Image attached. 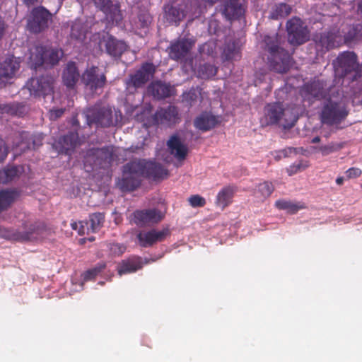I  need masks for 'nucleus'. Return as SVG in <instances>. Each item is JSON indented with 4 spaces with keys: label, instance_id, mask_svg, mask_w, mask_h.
Instances as JSON below:
<instances>
[{
    "label": "nucleus",
    "instance_id": "1",
    "mask_svg": "<svg viewBox=\"0 0 362 362\" xmlns=\"http://www.w3.org/2000/svg\"><path fill=\"white\" fill-rule=\"evenodd\" d=\"M262 43L269 69L279 74L287 73L291 66L292 57L284 47V37L278 33L265 35Z\"/></svg>",
    "mask_w": 362,
    "mask_h": 362
},
{
    "label": "nucleus",
    "instance_id": "2",
    "mask_svg": "<svg viewBox=\"0 0 362 362\" xmlns=\"http://www.w3.org/2000/svg\"><path fill=\"white\" fill-rule=\"evenodd\" d=\"M349 113V110L342 101L328 99L322 107L320 118L323 124L338 126L345 120Z\"/></svg>",
    "mask_w": 362,
    "mask_h": 362
},
{
    "label": "nucleus",
    "instance_id": "3",
    "mask_svg": "<svg viewBox=\"0 0 362 362\" xmlns=\"http://www.w3.org/2000/svg\"><path fill=\"white\" fill-rule=\"evenodd\" d=\"M63 55L64 52L62 49L37 46L35 51L31 53L30 59L35 69L41 66L48 69L57 65Z\"/></svg>",
    "mask_w": 362,
    "mask_h": 362
},
{
    "label": "nucleus",
    "instance_id": "4",
    "mask_svg": "<svg viewBox=\"0 0 362 362\" xmlns=\"http://www.w3.org/2000/svg\"><path fill=\"white\" fill-rule=\"evenodd\" d=\"M140 168L135 160L128 162L122 167V176L116 182L117 187L123 192H133L141 184Z\"/></svg>",
    "mask_w": 362,
    "mask_h": 362
},
{
    "label": "nucleus",
    "instance_id": "5",
    "mask_svg": "<svg viewBox=\"0 0 362 362\" xmlns=\"http://www.w3.org/2000/svg\"><path fill=\"white\" fill-rule=\"evenodd\" d=\"M113 160V153L109 146L90 149L84 158V168L90 171L95 168H106Z\"/></svg>",
    "mask_w": 362,
    "mask_h": 362
},
{
    "label": "nucleus",
    "instance_id": "6",
    "mask_svg": "<svg viewBox=\"0 0 362 362\" xmlns=\"http://www.w3.org/2000/svg\"><path fill=\"white\" fill-rule=\"evenodd\" d=\"M335 73L341 78L354 73L353 81L356 79L359 69L358 57L351 51H345L339 54L336 60L333 62Z\"/></svg>",
    "mask_w": 362,
    "mask_h": 362
},
{
    "label": "nucleus",
    "instance_id": "7",
    "mask_svg": "<svg viewBox=\"0 0 362 362\" xmlns=\"http://www.w3.org/2000/svg\"><path fill=\"white\" fill-rule=\"evenodd\" d=\"M288 41L293 46L301 45L310 40V30L298 17H293L286 24Z\"/></svg>",
    "mask_w": 362,
    "mask_h": 362
},
{
    "label": "nucleus",
    "instance_id": "8",
    "mask_svg": "<svg viewBox=\"0 0 362 362\" xmlns=\"http://www.w3.org/2000/svg\"><path fill=\"white\" fill-rule=\"evenodd\" d=\"M87 121L89 125L93 124L97 127H109L117 123L114 120L112 110L109 106L95 105L87 112Z\"/></svg>",
    "mask_w": 362,
    "mask_h": 362
},
{
    "label": "nucleus",
    "instance_id": "9",
    "mask_svg": "<svg viewBox=\"0 0 362 362\" xmlns=\"http://www.w3.org/2000/svg\"><path fill=\"white\" fill-rule=\"evenodd\" d=\"M156 70V66L151 62L142 64L140 69L134 74H130L129 78L126 80L125 84L127 88L130 89L133 88L137 89L142 88L153 77Z\"/></svg>",
    "mask_w": 362,
    "mask_h": 362
},
{
    "label": "nucleus",
    "instance_id": "10",
    "mask_svg": "<svg viewBox=\"0 0 362 362\" xmlns=\"http://www.w3.org/2000/svg\"><path fill=\"white\" fill-rule=\"evenodd\" d=\"M54 79L49 75L31 78L26 83V87L31 95L34 97H45L53 92Z\"/></svg>",
    "mask_w": 362,
    "mask_h": 362
},
{
    "label": "nucleus",
    "instance_id": "11",
    "mask_svg": "<svg viewBox=\"0 0 362 362\" xmlns=\"http://www.w3.org/2000/svg\"><path fill=\"white\" fill-rule=\"evenodd\" d=\"M81 81L91 91L95 92L105 87L107 78L104 72H100L98 66L92 65L87 67L82 74Z\"/></svg>",
    "mask_w": 362,
    "mask_h": 362
},
{
    "label": "nucleus",
    "instance_id": "12",
    "mask_svg": "<svg viewBox=\"0 0 362 362\" xmlns=\"http://www.w3.org/2000/svg\"><path fill=\"white\" fill-rule=\"evenodd\" d=\"M25 231L15 230L8 235V238L14 241L23 242L43 238L46 232V226L43 223L35 222L28 228L24 226Z\"/></svg>",
    "mask_w": 362,
    "mask_h": 362
},
{
    "label": "nucleus",
    "instance_id": "13",
    "mask_svg": "<svg viewBox=\"0 0 362 362\" xmlns=\"http://www.w3.org/2000/svg\"><path fill=\"white\" fill-rule=\"evenodd\" d=\"M52 18L51 13L43 6L34 8L31 11V18L28 20V30L33 33H39L48 28Z\"/></svg>",
    "mask_w": 362,
    "mask_h": 362
},
{
    "label": "nucleus",
    "instance_id": "14",
    "mask_svg": "<svg viewBox=\"0 0 362 362\" xmlns=\"http://www.w3.org/2000/svg\"><path fill=\"white\" fill-rule=\"evenodd\" d=\"M170 234V230L168 227L160 230L153 228L147 231H140L136 235V238L141 247H148L157 243L164 241Z\"/></svg>",
    "mask_w": 362,
    "mask_h": 362
},
{
    "label": "nucleus",
    "instance_id": "15",
    "mask_svg": "<svg viewBox=\"0 0 362 362\" xmlns=\"http://www.w3.org/2000/svg\"><path fill=\"white\" fill-rule=\"evenodd\" d=\"M135 161L139 165L140 174L142 177L157 180H163L168 175V170L160 163L146 160Z\"/></svg>",
    "mask_w": 362,
    "mask_h": 362
},
{
    "label": "nucleus",
    "instance_id": "16",
    "mask_svg": "<svg viewBox=\"0 0 362 362\" xmlns=\"http://www.w3.org/2000/svg\"><path fill=\"white\" fill-rule=\"evenodd\" d=\"M134 223L139 226L157 224L160 222L164 215L158 209L136 210L132 214Z\"/></svg>",
    "mask_w": 362,
    "mask_h": 362
},
{
    "label": "nucleus",
    "instance_id": "17",
    "mask_svg": "<svg viewBox=\"0 0 362 362\" xmlns=\"http://www.w3.org/2000/svg\"><path fill=\"white\" fill-rule=\"evenodd\" d=\"M194 46V42L186 38H181L171 42L168 48L170 59L183 62L187 59Z\"/></svg>",
    "mask_w": 362,
    "mask_h": 362
},
{
    "label": "nucleus",
    "instance_id": "18",
    "mask_svg": "<svg viewBox=\"0 0 362 362\" xmlns=\"http://www.w3.org/2000/svg\"><path fill=\"white\" fill-rule=\"evenodd\" d=\"M153 120L157 124L175 125L180 120L178 110L175 106L158 108L153 115Z\"/></svg>",
    "mask_w": 362,
    "mask_h": 362
},
{
    "label": "nucleus",
    "instance_id": "19",
    "mask_svg": "<svg viewBox=\"0 0 362 362\" xmlns=\"http://www.w3.org/2000/svg\"><path fill=\"white\" fill-rule=\"evenodd\" d=\"M284 115V108L280 103L267 104L264 108V116L261 119L262 125L277 124Z\"/></svg>",
    "mask_w": 362,
    "mask_h": 362
},
{
    "label": "nucleus",
    "instance_id": "20",
    "mask_svg": "<svg viewBox=\"0 0 362 362\" xmlns=\"http://www.w3.org/2000/svg\"><path fill=\"white\" fill-rule=\"evenodd\" d=\"M315 38L317 45L326 50L337 48L343 45L342 36L339 30L325 31L316 35Z\"/></svg>",
    "mask_w": 362,
    "mask_h": 362
},
{
    "label": "nucleus",
    "instance_id": "21",
    "mask_svg": "<svg viewBox=\"0 0 362 362\" xmlns=\"http://www.w3.org/2000/svg\"><path fill=\"white\" fill-rule=\"evenodd\" d=\"M78 134L76 132H69L55 141L53 146L61 153L70 155L78 144Z\"/></svg>",
    "mask_w": 362,
    "mask_h": 362
},
{
    "label": "nucleus",
    "instance_id": "22",
    "mask_svg": "<svg viewBox=\"0 0 362 362\" xmlns=\"http://www.w3.org/2000/svg\"><path fill=\"white\" fill-rule=\"evenodd\" d=\"M245 11L242 0H223L221 5L222 14L230 21L240 18Z\"/></svg>",
    "mask_w": 362,
    "mask_h": 362
},
{
    "label": "nucleus",
    "instance_id": "23",
    "mask_svg": "<svg viewBox=\"0 0 362 362\" xmlns=\"http://www.w3.org/2000/svg\"><path fill=\"white\" fill-rule=\"evenodd\" d=\"M20 68L19 62L13 57L6 59L0 64V85L6 84L13 78Z\"/></svg>",
    "mask_w": 362,
    "mask_h": 362
},
{
    "label": "nucleus",
    "instance_id": "24",
    "mask_svg": "<svg viewBox=\"0 0 362 362\" xmlns=\"http://www.w3.org/2000/svg\"><path fill=\"white\" fill-rule=\"evenodd\" d=\"M302 91L305 97L317 100L325 98L327 94L326 83L320 80H314L304 84Z\"/></svg>",
    "mask_w": 362,
    "mask_h": 362
},
{
    "label": "nucleus",
    "instance_id": "25",
    "mask_svg": "<svg viewBox=\"0 0 362 362\" xmlns=\"http://www.w3.org/2000/svg\"><path fill=\"white\" fill-rule=\"evenodd\" d=\"M219 122L218 117L211 112H204L195 118L194 125L202 132H207L214 128Z\"/></svg>",
    "mask_w": 362,
    "mask_h": 362
},
{
    "label": "nucleus",
    "instance_id": "26",
    "mask_svg": "<svg viewBox=\"0 0 362 362\" xmlns=\"http://www.w3.org/2000/svg\"><path fill=\"white\" fill-rule=\"evenodd\" d=\"M142 267V263L139 257H130L122 260L117 265V271L119 276L136 272Z\"/></svg>",
    "mask_w": 362,
    "mask_h": 362
},
{
    "label": "nucleus",
    "instance_id": "27",
    "mask_svg": "<svg viewBox=\"0 0 362 362\" xmlns=\"http://www.w3.org/2000/svg\"><path fill=\"white\" fill-rule=\"evenodd\" d=\"M235 192L236 188L234 186L228 185L223 187L216 195V206L223 210L232 203Z\"/></svg>",
    "mask_w": 362,
    "mask_h": 362
},
{
    "label": "nucleus",
    "instance_id": "28",
    "mask_svg": "<svg viewBox=\"0 0 362 362\" xmlns=\"http://www.w3.org/2000/svg\"><path fill=\"white\" fill-rule=\"evenodd\" d=\"M105 47L106 52L113 57H121L127 48L124 41L118 40L113 36H110L105 40Z\"/></svg>",
    "mask_w": 362,
    "mask_h": 362
},
{
    "label": "nucleus",
    "instance_id": "29",
    "mask_svg": "<svg viewBox=\"0 0 362 362\" xmlns=\"http://www.w3.org/2000/svg\"><path fill=\"white\" fill-rule=\"evenodd\" d=\"M171 154L178 160H184L187 154V148L176 134L171 136L167 142Z\"/></svg>",
    "mask_w": 362,
    "mask_h": 362
},
{
    "label": "nucleus",
    "instance_id": "30",
    "mask_svg": "<svg viewBox=\"0 0 362 362\" xmlns=\"http://www.w3.org/2000/svg\"><path fill=\"white\" fill-rule=\"evenodd\" d=\"M79 72L76 64L74 62L67 63L66 66L63 71V82L64 84L69 88H73L79 78Z\"/></svg>",
    "mask_w": 362,
    "mask_h": 362
},
{
    "label": "nucleus",
    "instance_id": "31",
    "mask_svg": "<svg viewBox=\"0 0 362 362\" xmlns=\"http://www.w3.org/2000/svg\"><path fill=\"white\" fill-rule=\"evenodd\" d=\"M27 109L23 103H11L0 104V116L8 114L12 116L22 117L26 113Z\"/></svg>",
    "mask_w": 362,
    "mask_h": 362
},
{
    "label": "nucleus",
    "instance_id": "32",
    "mask_svg": "<svg viewBox=\"0 0 362 362\" xmlns=\"http://www.w3.org/2000/svg\"><path fill=\"white\" fill-rule=\"evenodd\" d=\"M148 90L158 99H165L171 96V87L170 85L156 81L148 86Z\"/></svg>",
    "mask_w": 362,
    "mask_h": 362
},
{
    "label": "nucleus",
    "instance_id": "33",
    "mask_svg": "<svg viewBox=\"0 0 362 362\" xmlns=\"http://www.w3.org/2000/svg\"><path fill=\"white\" fill-rule=\"evenodd\" d=\"M19 197L18 191L6 189L0 191V213L8 209Z\"/></svg>",
    "mask_w": 362,
    "mask_h": 362
},
{
    "label": "nucleus",
    "instance_id": "34",
    "mask_svg": "<svg viewBox=\"0 0 362 362\" xmlns=\"http://www.w3.org/2000/svg\"><path fill=\"white\" fill-rule=\"evenodd\" d=\"M362 38V22L351 25L349 27L346 33H344L343 44L349 45L353 42Z\"/></svg>",
    "mask_w": 362,
    "mask_h": 362
},
{
    "label": "nucleus",
    "instance_id": "35",
    "mask_svg": "<svg viewBox=\"0 0 362 362\" xmlns=\"http://www.w3.org/2000/svg\"><path fill=\"white\" fill-rule=\"evenodd\" d=\"M292 11V7L286 3L276 4L270 11L269 18L279 20L287 17Z\"/></svg>",
    "mask_w": 362,
    "mask_h": 362
},
{
    "label": "nucleus",
    "instance_id": "36",
    "mask_svg": "<svg viewBox=\"0 0 362 362\" xmlns=\"http://www.w3.org/2000/svg\"><path fill=\"white\" fill-rule=\"evenodd\" d=\"M186 16V12L182 8V6H170L165 11V17L167 21L177 25Z\"/></svg>",
    "mask_w": 362,
    "mask_h": 362
},
{
    "label": "nucleus",
    "instance_id": "37",
    "mask_svg": "<svg viewBox=\"0 0 362 362\" xmlns=\"http://www.w3.org/2000/svg\"><path fill=\"white\" fill-rule=\"evenodd\" d=\"M275 206L281 210H286L288 213L294 214L299 210L305 208V206L300 202H293L288 200L280 199L277 200Z\"/></svg>",
    "mask_w": 362,
    "mask_h": 362
},
{
    "label": "nucleus",
    "instance_id": "38",
    "mask_svg": "<svg viewBox=\"0 0 362 362\" xmlns=\"http://www.w3.org/2000/svg\"><path fill=\"white\" fill-rule=\"evenodd\" d=\"M88 223L89 231L96 233L103 226L105 222V214L100 212L93 213L89 216Z\"/></svg>",
    "mask_w": 362,
    "mask_h": 362
},
{
    "label": "nucleus",
    "instance_id": "39",
    "mask_svg": "<svg viewBox=\"0 0 362 362\" xmlns=\"http://www.w3.org/2000/svg\"><path fill=\"white\" fill-rule=\"evenodd\" d=\"M240 52L235 42L226 43L223 52V57L226 60H238L240 58Z\"/></svg>",
    "mask_w": 362,
    "mask_h": 362
},
{
    "label": "nucleus",
    "instance_id": "40",
    "mask_svg": "<svg viewBox=\"0 0 362 362\" xmlns=\"http://www.w3.org/2000/svg\"><path fill=\"white\" fill-rule=\"evenodd\" d=\"M274 189V185L272 182H264L260 183L257 187L255 195L260 199H265L269 197Z\"/></svg>",
    "mask_w": 362,
    "mask_h": 362
},
{
    "label": "nucleus",
    "instance_id": "41",
    "mask_svg": "<svg viewBox=\"0 0 362 362\" xmlns=\"http://www.w3.org/2000/svg\"><path fill=\"white\" fill-rule=\"evenodd\" d=\"M18 175V169L16 166L0 170V184H6Z\"/></svg>",
    "mask_w": 362,
    "mask_h": 362
},
{
    "label": "nucleus",
    "instance_id": "42",
    "mask_svg": "<svg viewBox=\"0 0 362 362\" xmlns=\"http://www.w3.org/2000/svg\"><path fill=\"white\" fill-rule=\"evenodd\" d=\"M217 74V68L211 64H204L199 69V75L202 78L206 79L214 77Z\"/></svg>",
    "mask_w": 362,
    "mask_h": 362
},
{
    "label": "nucleus",
    "instance_id": "43",
    "mask_svg": "<svg viewBox=\"0 0 362 362\" xmlns=\"http://www.w3.org/2000/svg\"><path fill=\"white\" fill-rule=\"evenodd\" d=\"M106 267L105 262H100L97 264L93 268L87 270L83 273V280L86 281H90L95 279L101 272Z\"/></svg>",
    "mask_w": 362,
    "mask_h": 362
},
{
    "label": "nucleus",
    "instance_id": "44",
    "mask_svg": "<svg viewBox=\"0 0 362 362\" xmlns=\"http://www.w3.org/2000/svg\"><path fill=\"white\" fill-rule=\"evenodd\" d=\"M343 147V143L330 142L327 145L321 146L319 148V151L323 156H327L332 153L341 150Z\"/></svg>",
    "mask_w": 362,
    "mask_h": 362
},
{
    "label": "nucleus",
    "instance_id": "45",
    "mask_svg": "<svg viewBox=\"0 0 362 362\" xmlns=\"http://www.w3.org/2000/svg\"><path fill=\"white\" fill-rule=\"evenodd\" d=\"M110 255L112 257L121 256L126 251L127 247L122 243H112L107 245Z\"/></svg>",
    "mask_w": 362,
    "mask_h": 362
},
{
    "label": "nucleus",
    "instance_id": "46",
    "mask_svg": "<svg viewBox=\"0 0 362 362\" xmlns=\"http://www.w3.org/2000/svg\"><path fill=\"white\" fill-rule=\"evenodd\" d=\"M309 166V163L308 161L304 160H298L293 164L291 165L287 169L286 171L288 175H293L296 174L298 172L303 171L305 170Z\"/></svg>",
    "mask_w": 362,
    "mask_h": 362
},
{
    "label": "nucleus",
    "instance_id": "47",
    "mask_svg": "<svg viewBox=\"0 0 362 362\" xmlns=\"http://www.w3.org/2000/svg\"><path fill=\"white\" fill-rule=\"evenodd\" d=\"M24 138L32 140V149H36L42 145L44 136L42 134H25Z\"/></svg>",
    "mask_w": 362,
    "mask_h": 362
},
{
    "label": "nucleus",
    "instance_id": "48",
    "mask_svg": "<svg viewBox=\"0 0 362 362\" xmlns=\"http://www.w3.org/2000/svg\"><path fill=\"white\" fill-rule=\"evenodd\" d=\"M71 228L76 230L80 235L89 233L88 223L84 221L73 222L71 223Z\"/></svg>",
    "mask_w": 362,
    "mask_h": 362
},
{
    "label": "nucleus",
    "instance_id": "49",
    "mask_svg": "<svg viewBox=\"0 0 362 362\" xmlns=\"http://www.w3.org/2000/svg\"><path fill=\"white\" fill-rule=\"evenodd\" d=\"M197 98L198 95L194 89H190L188 92L184 93L182 95L183 101L187 103L189 106H192Z\"/></svg>",
    "mask_w": 362,
    "mask_h": 362
},
{
    "label": "nucleus",
    "instance_id": "50",
    "mask_svg": "<svg viewBox=\"0 0 362 362\" xmlns=\"http://www.w3.org/2000/svg\"><path fill=\"white\" fill-rule=\"evenodd\" d=\"M188 202L194 208L203 207L206 204V199L199 194L192 195L189 197Z\"/></svg>",
    "mask_w": 362,
    "mask_h": 362
},
{
    "label": "nucleus",
    "instance_id": "51",
    "mask_svg": "<svg viewBox=\"0 0 362 362\" xmlns=\"http://www.w3.org/2000/svg\"><path fill=\"white\" fill-rule=\"evenodd\" d=\"M96 7L99 8L104 12H108L110 11L112 6V0H92Z\"/></svg>",
    "mask_w": 362,
    "mask_h": 362
},
{
    "label": "nucleus",
    "instance_id": "52",
    "mask_svg": "<svg viewBox=\"0 0 362 362\" xmlns=\"http://www.w3.org/2000/svg\"><path fill=\"white\" fill-rule=\"evenodd\" d=\"M25 134L30 133L28 132H23L19 134L21 142L19 143L18 146L21 147L22 151H25L26 149H32V140L24 138L23 135Z\"/></svg>",
    "mask_w": 362,
    "mask_h": 362
},
{
    "label": "nucleus",
    "instance_id": "53",
    "mask_svg": "<svg viewBox=\"0 0 362 362\" xmlns=\"http://www.w3.org/2000/svg\"><path fill=\"white\" fill-rule=\"evenodd\" d=\"M362 171L357 168H350L346 171L347 178L352 179L358 177L361 175Z\"/></svg>",
    "mask_w": 362,
    "mask_h": 362
},
{
    "label": "nucleus",
    "instance_id": "54",
    "mask_svg": "<svg viewBox=\"0 0 362 362\" xmlns=\"http://www.w3.org/2000/svg\"><path fill=\"white\" fill-rule=\"evenodd\" d=\"M65 110L64 108H57L52 109L49 112V117L52 120H56L58 118L61 117L64 113Z\"/></svg>",
    "mask_w": 362,
    "mask_h": 362
},
{
    "label": "nucleus",
    "instance_id": "55",
    "mask_svg": "<svg viewBox=\"0 0 362 362\" xmlns=\"http://www.w3.org/2000/svg\"><path fill=\"white\" fill-rule=\"evenodd\" d=\"M8 155V148L5 141L0 138V162L3 161Z\"/></svg>",
    "mask_w": 362,
    "mask_h": 362
},
{
    "label": "nucleus",
    "instance_id": "56",
    "mask_svg": "<svg viewBox=\"0 0 362 362\" xmlns=\"http://www.w3.org/2000/svg\"><path fill=\"white\" fill-rule=\"evenodd\" d=\"M8 25L6 24L3 16H0V41L4 38L6 35Z\"/></svg>",
    "mask_w": 362,
    "mask_h": 362
},
{
    "label": "nucleus",
    "instance_id": "57",
    "mask_svg": "<svg viewBox=\"0 0 362 362\" xmlns=\"http://www.w3.org/2000/svg\"><path fill=\"white\" fill-rule=\"evenodd\" d=\"M296 149L294 148H287L281 151V153L284 155V157H286L288 156V154L292 153L293 152L296 153Z\"/></svg>",
    "mask_w": 362,
    "mask_h": 362
},
{
    "label": "nucleus",
    "instance_id": "58",
    "mask_svg": "<svg viewBox=\"0 0 362 362\" xmlns=\"http://www.w3.org/2000/svg\"><path fill=\"white\" fill-rule=\"evenodd\" d=\"M79 27V24L78 23H74L72 26H71V35H74L76 37H79L81 36V33H78V34H76V30L78 29V28Z\"/></svg>",
    "mask_w": 362,
    "mask_h": 362
},
{
    "label": "nucleus",
    "instance_id": "59",
    "mask_svg": "<svg viewBox=\"0 0 362 362\" xmlns=\"http://www.w3.org/2000/svg\"><path fill=\"white\" fill-rule=\"evenodd\" d=\"M23 4L27 6H33L40 1V0H22Z\"/></svg>",
    "mask_w": 362,
    "mask_h": 362
},
{
    "label": "nucleus",
    "instance_id": "60",
    "mask_svg": "<svg viewBox=\"0 0 362 362\" xmlns=\"http://www.w3.org/2000/svg\"><path fill=\"white\" fill-rule=\"evenodd\" d=\"M344 182V178L342 177H339L336 180V183L339 185H341Z\"/></svg>",
    "mask_w": 362,
    "mask_h": 362
},
{
    "label": "nucleus",
    "instance_id": "61",
    "mask_svg": "<svg viewBox=\"0 0 362 362\" xmlns=\"http://www.w3.org/2000/svg\"><path fill=\"white\" fill-rule=\"evenodd\" d=\"M320 141V136H317L314 137V138L312 139V141H311V142H312L313 144L319 143Z\"/></svg>",
    "mask_w": 362,
    "mask_h": 362
},
{
    "label": "nucleus",
    "instance_id": "62",
    "mask_svg": "<svg viewBox=\"0 0 362 362\" xmlns=\"http://www.w3.org/2000/svg\"><path fill=\"white\" fill-rule=\"evenodd\" d=\"M358 11L362 14V0H361L358 4Z\"/></svg>",
    "mask_w": 362,
    "mask_h": 362
},
{
    "label": "nucleus",
    "instance_id": "63",
    "mask_svg": "<svg viewBox=\"0 0 362 362\" xmlns=\"http://www.w3.org/2000/svg\"><path fill=\"white\" fill-rule=\"evenodd\" d=\"M150 18H150L149 16H147V17H146V19H144V23H144V25H147V24H148V23H150Z\"/></svg>",
    "mask_w": 362,
    "mask_h": 362
},
{
    "label": "nucleus",
    "instance_id": "64",
    "mask_svg": "<svg viewBox=\"0 0 362 362\" xmlns=\"http://www.w3.org/2000/svg\"><path fill=\"white\" fill-rule=\"evenodd\" d=\"M88 240H89L90 241H93V240H95V238H94V237H90V238H89V239H88Z\"/></svg>",
    "mask_w": 362,
    "mask_h": 362
}]
</instances>
